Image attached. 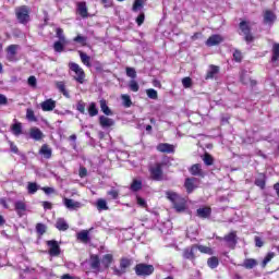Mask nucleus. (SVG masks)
Segmentation results:
<instances>
[{"label": "nucleus", "instance_id": "nucleus-26", "mask_svg": "<svg viewBox=\"0 0 279 279\" xmlns=\"http://www.w3.org/2000/svg\"><path fill=\"white\" fill-rule=\"evenodd\" d=\"M69 228V223L66 222V220H64V218H59L56 222V229L60 230L62 232L66 231V229Z\"/></svg>", "mask_w": 279, "mask_h": 279}, {"label": "nucleus", "instance_id": "nucleus-22", "mask_svg": "<svg viewBox=\"0 0 279 279\" xmlns=\"http://www.w3.org/2000/svg\"><path fill=\"white\" fill-rule=\"evenodd\" d=\"M39 154L41 156H44V158H46V160H49V158H51V155H52V150L51 148L49 147V145L47 144H44L39 150Z\"/></svg>", "mask_w": 279, "mask_h": 279}, {"label": "nucleus", "instance_id": "nucleus-38", "mask_svg": "<svg viewBox=\"0 0 279 279\" xmlns=\"http://www.w3.org/2000/svg\"><path fill=\"white\" fill-rule=\"evenodd\" d=\"M203 161L205 162V165L207 167H210L213 165H215V158H213V155L206 153L204 156H203Z\"/></svg>", "mask_w": 279, "mask_h": 279}, {"label": "nucleus", "instance_id": "nucleus-27", "mask_svg": "<svg viewBox=\"0 0 279 279\" xmlns=\"http://www.w3.org/2000/svg\"><path fill=\"white\" fill-rule=\"evenodd\" d=\"M184 186L187 193H193V191H195V178L186 179Z\"/></svg>", "mask_w": 279, "mask_h": 279}, {"label": "nucleus", "instance_id": "nucleus-48", "mask_svg": "<svg viewBox=\"0 0 279 279\" xmlns=\"http://www.w3.org/2000/svg\"><path fill=\"white\" fill-rule=\"evenodd\" d=\"M76 110L81 112V114H86V102L78 100L76 104Z\"/></svg>", "mask_w": 279, "mask_h": 279}, {"label": "nucleus", "instance_id": "nucleus-28", "mask_svg": "<svg viewBox=\"0 0 279 279\" xmlns=\"http://www.w3.org/2000/svg\"><path fill=\"white\" fill-rule=\"evenodd\" d=\"M256 265H258V262L256 259L247 258V259H244L242 267H244L245 269H254Z\"/></svg>", "mask_w": 279, "mask_h": 279}, {"label": "nucleus", "instance_id": "nucleus-8", "mask_svg": "<svg viewBox=\"0 0 279 279\" xmlns=\"http://www.w3.org/2000/svg\"><path fill=\"white\" fill-rule=\"evenodd\" d=\"M63 204L68 210H80L82 203L73 201V198H63Z\"/></svg>", "mask_w": 279, "mask_h": 279}, {"label": "nucleus", "instance_id": "nucleus-59", "mask_svg": "<svg viewBox=\"0 0 279 279\" xmlns=\"http://www.w3.org/2000/svg\"><path fill=\"white\" fill-rule=\"evenodd\" d=\"M254 241H255V246L256 247H263V245H265V242L263 241V238L256 235L254 238Z\"/></svg>", "mask_w": 279, "mask_h": 279}, {"label": "nucleus", "instance_id": "nucleus-50", "mask_svg": "<svg viewBox=\"0 0 279 279\" xmlns=\"http://www.w3.org/2000/svg\"><path fill=\"white\" fill-rule=\"evenodd\" d=\"M121 99L123 101L124 108H130L132 106V99L130 98V95H122Z\"/></svg>", "mask_w": 279, "mask_h": 279}, {"label": "nucleus", "instance_id": "nucleus-62", "mask_svg": "<svg viewBox=\"0 0 279 279\" xmlns=\"http://www.w3.org/2000/svg\"><path fill=\"white\" fill-rule=\"evenodd\" d=\"M107 194L111 196V199H118L119 198V191H117L114 189L110 190Z\"/></svg>", "mask_w": 279, "mask_h": 279}, {"label": "nucleus", "instance_id": "nucleus-43", "mask_svg": "<svg viewBox=\"0 0 279 279\" xmlns=\"http://www.w3.org/2000/svg\"><path fill=\"white\" fill-rule=\"evenodd\" d=\"M174 209L177 213H183V210H186V205L184 204V201H177L174 204Z\"/></svg>", "mask_w": 279, "mask_h": 279}, {"label": "nucleus", "instance_id": "nucleus-12", "mask_svg": "<svg viewBox=\"0 0 279 279\" xmlns=\"http://www.w3.org/2000/svg\"><path fill=\"white\" fill-rule=\"evenodd\" d=\"M240 82H242L244 86H256V81L250 77V74L247 73V71L241 72Z\"/></svg>", "mask_w": 279, "mask_h": 279}, {"label": "nucleus", "instance_id": "nucleus-33", "mask_svg": "<svg viewBox=\"0 0 279 279\" xmlns=\"http://www.w3.org/2000/svg\"><path fill=\"white\" fill-rule=\"evenodd\" d=\"M78 241H82V243H88L90 241V238L88 236V231L83 230L77 233Z\"/></svg>", "mask_w": 279, "mask_h": 279}, {"label": "nucleus", "instance_id": "nucleus-54", "mask_svg": "<svg viewBox=\"0 0 279 279\" xmlns=\"http://www.w3.org/2000/svg\"><path fill=\"white\" fill-rule=\"evenodd\" d=\"M57 38L59 41L66 43V37L64 36V31L62 28H57Z\"/></svg>", "mask_w": 279, "mask_h": 279}, {"label": "nucleus", "instance_id": "nucleus-10", "mask_svg": "<svg viewBox=\"0 0 279 279\" xmlns=\"http://www.w3.org/2000/svg\"><path fill=\"white\" fill-rule=\"evenodd\" d=\"M157 151H160L161 154H174L175 153V146L168 143H160L157 146Z\"/></svg>", "mask_w": 279, "mask_h": 279}, {"label": "nucleus", "instance_id": "nucleus-23", "mask_svg": "<svg viewBox=\"0 0 279 279\" xmlns=\"http://www.w3.org/2000/svg\"><path fill=\"white\" fill-rule=\"evenodd\" d=\"M11 132L14 136H21V134H23V124L21 122H15L11 125Z\"/></svg>", "mask_w": 279, "mask_h": 279}, {"label": "nucleus", "instance_id": "nucleus-7", "mask_svg": "<svg viewBox=\"0 0 279 279\" xmlns=\"http://www.w3.org/2000/svg\"><path fill=\"white\" fill-rule=\"evenodd\" d=\"M130 265H132V262L128 258H122L120 260V269L114 267L113 268V274L114 276H123V274H125L128 267H130Z\"/></svg>", "mask_w": 279, "mask_h": 279}, {"label": "nucleus", "instance_id": "nucleus-2", "mask_svg": "<svg viewBox=\"0 0 279 279\" xmlns=\"http://www.w3.org/2000/svg\"><path fill=\"white\" fill-rule=\"evenodd\" d=\"M162 167H165V162H156L149 167L150 178L155 182H161L163 180Z\"/></svg>", "mask_w": 279, "mask_h": 279}, {"label": "nucleus", "instance_id": "nucleus-58", "mask_svg": "<svg viewBox=\"0 0 279 279\" xmlns=\"http://www.w3.org/2000/svg\"><path fill=\"white\" fill-rule=\"evenodd\" d=\"M182 84H183L184 88H191L193 81L191 80V77H184L182 80Z\"/></svg>", "mask_w": 279, "mask_h": 279}, {"label": "nucleus", "instance_id": "nucleus-52", "mask_svg": "<svg viewBox=\"0 0 279 279\" xmlns=\"http://www.w3.org/2000/svg\"><path fill=\"white\" fill-rule=\"evenodd\" d=\"M256 186H259V189H265V175L260 174L256 180H255Z\"/></svg>", "mask_w": 279, "mask_h": 279}, {"label": "nucleus", "instance_id": "nucleus-35", "mask_svg": "<svg viewBox=\"0 0 279 279\" xmlns=\"http://www.w3.org/2000/svg\"><path fill=\"white\" fill-rule=\"evenodd\" d=\"M57 88L58 90H60V93H62V95H64V97H66L69 99V97H71L69 95V92L66 90V85H64V82H58L57 83Z\"/></svg>", "mask_w": 279, "mask_h": 279}, {"label": "nucleus", "instance_id": "nucleus-11", "mask_svg": "<svg viewBox=\"0 0 279 279\" xmlns=\"http://www.w3.org/2000/svg\"><path fill=\"white\" fill-rule=\"evenodd\" d=\"M16 51H19V45H10L7 48V59L9 62L16 61Z\"/></svg>", "mask_w": 279, "mask_h": 279}, {"label": "nucleus", "instance_id": "nucleus-29", "mask_svg": "<svg viewBox=\"0 0 279 279\" xmlns=\"http://www.w3.org/2000/svg\"><path fill=\"white\" fill-rule=\"evenodd\" d=\"M31 138L34 141H40L43 138V131H40L38 128H33L31 130Z\"/></svg>", "mask_w": 279, "mask_h": 279}, {"label": "nucleus", "instance_id": "nucleus-46", "mask_svg": "<svg viewBox=\"0 0 279 279\" xmlns=\"http://www.w3.org/2000/svg\"><path fill=\"white\" fill-rule=\"evenodd\" d=\"M96 206L98 210H108V203H106V199L99 198L96 203Z\"/></svg>", "mask_w": 279, "mask_h": 279}, {"label": "nucleus", "instance_id": "nucleus-53", "mask_svg": "<svg viewBox=\"0 0 279 279\" xmlns=\"http://www.w3.org/2000/svg\"><path fill=\"white\" fill-rule=\"evenodd\" d=\"M146 94L149 99H158V92L154 88L147 89Z\"/></svg>", "mask_w": 279, "mask_h": 279}, {"label": "nucleus", "instance_id": "nucleus-4", "mask_svg": "<svg viewBox=\"0 0 279 279\" xmlns=\"http://www.w3.org/2000/svg\"><path fill=\"white\" fill-rule=\"evenodd\" d=\"M70 69L73 71V73H75L74 80L78 82V84H84V80H86L84 69H82L77 63H70Z\"/></svg>", "mask_w": 279, "mask_h": 279}, {"label": "nucleus", "instance_id": "nucleus-41", "mask_svg": "<svg viewBox=\"0 0 279 279\" xmlns=\"http://www.w3.org/2000/svg\"><path fill=\"white\" fill-rule=\"evenodd\" d=\"M38 189H40V185H37L34 182H28L27 191H28L29 195H34L38 191Z\"/></svg>", "mask_w": 279, "mask_h": 279}, {"label": "nucleus", "instance_id": "nucleus-1", "mask_svg": "<svg viewBox=\"0 0 279 279\" xmlns=\"http://www.w3.org/2000/svg\"><path fill=\"white\" fill-rule=\"evenodd\" d=\"M134 271L140 278H147L154 274L155 268L154 265L140 263L134 267Z\"/></svg>", "mask_w": 279, "mask_h": 279}, {"label": "nucleus", "instance_id": "nucleus-17", "mask_svg": "<svg viewBox=\"0 0 279 279\" xmlns=\"http://www.w3.org/2000/svg\"><path fill=\"white\" fill-rule=\"evenodd\" d=\"M41 106V110H44V112H51V110H53L56 108V100L53 99H47L44 102L40 104Z\"/></svg>", "mask_w": 279, "mask_h": 279}, {"label": "nucleus", "instance_id": "nucleus-60", "mask_svg": "<svg viewBox=\"0 0 279 279\" xmlns=\"http://www.w3.org/2000/svg\"><path fill=\"white\" fill-rule=\"evenodd\" d=\"M26 119H28V121H36V116L32 109H27Z\"/></svg>", "mask_w": 279, "mask_h": 279}, {"label": "nucleus", "instance_id": "nucleus-18", "mask_svg": "<svg viewBox=\"0 0 279 279\" xmlns=\"http://www.w3.org/2000/svg\"><path fill=\"white\" fill-rule=\"evenodd\" d=\"M211 213H213V210L210 209V207H201L196 210V215L201 219H208L210 217Z\"/></svg>", "mask_w": 279, "mask_h": 279}, {"label": "nucleus", "instance_id": "nucleus-47", "mask_svg": "<svg viewBox=\"0 0 279 279\" xmlns=\"http://www.w3.org/2000/svg\"><path fill=\"white\" fill-rule=\"evenodd\" d=\"M36 232H37V234L43 236V234H45V232H47V226L45 223H37L36 225Z\"/></svg>", "mask_w": 279, "mask_h": 279}, {"label": "nucleus", "instance_id": "nucleus-5", "mask_svg": "<svg viewBox=\"0 0 279 279\" xmlns=\"http://www.w3.org/2000/svg\"><path fill=\"white\" fill-rule=\"evenodd\" d=\"M218 241H225L228 244V247L234 250L236 247V231L230 232L229 234L225 235L223 238H218Z\"/></svg>", "mask_w": 279, "mask_h": 279}, {"label": "nucleus", "instance_id": "nucleus-39", "mask_svg": "<svg viewBox=\"0 0 279 279\" xmlns=\"http://www.w3.org/2000/svg\"><path fill=\"white\" fill-rule=\"evenodd\" d=\"M141 189H143V182L140 180H133L132 184H131V191H133L134 193H136V191H141Z\"/></svg>", "mask_w": 279, "mask_h": 279}, {"label": "nucleus", "instance_id": "nucleus-31", "mask_svg": "<svg viewBox=\"0 0 279 279\" xmlns=\"http://www.w3.org/2000/svg\"><path fill=\"white\" fill-rule=\"evenodd\" d=\"M68 45V41H56L53 44V49L57 53H62V51H64V46Z\"/></svg>", "mask_w": 279, "mask_h": 279}, {"label": "nucleus", "instance_id": "nucleus-9", "mask_svg": "<svg viewBox=\"0 0 279 279\" xmlns=\"http://www.w3.org/2000/svg\"><path fill=\"white\" fill-rule=\"evenodd\" d=\"M47 245L49 247L50 256H60V245H58V241L50 240L47 242Z\"/></svg>", "mask_w": 279, "mask_h": 279}, {"label": "nucleus", "instance_id": "nucleus-56", "mask_svg": "<svg viewBox=\"0 0 279 279\" xmlns=\"http://www.w3.org/2000/svg\"><path fill=\"white\" fill-rule=\"evenodd\" d=\"M129 87L133 93H138L140 86L136 81H131Z\"/></svg>", "mask_w": 279, "mask_h": 279}, {"label": "nucleus", "instance_id": "nucleus-51", "mask_svg": "<svg viewBox=\"0 0 279 279\" xmlns=\"http://www.w3.org/2000/svg\"><path fill=\"white\" fill-rule=\"evenodd\" d=\"M86 40H88V38L85 37V36H82V35H77V36L73 39L74 43H78V45H82L83 47H85Z\"/></svg>", "mask_w": 279, "mask_h": 279}, {"label": "nucleus", "instance_id": "nucleus-32", "mask_svg": "<svg viewBox=\"0 0 279 279\" xmlns=\"http://www.w3.org/2000/svg\"><path fill=\"white\" fill-rule=\"evenodd\" d=\"M89 117H97L99 114V109H97V104L90 102L88 107Z\"/></svg>", "mask_w": 279, "mask_h": 279}, {"label": "nucleus", "instance_id": "nucleus-45", "mask_svg": "<svg viewBox=\"0 0 279 279\" xmlns=\"http://www.w3.org/2000/svg\"><path fill=\"white\" fill-rule=\"evenodd\" d=\"M279 59V44H275L272 46V58L271 61L272 62H278Z\"/></svg>", "mask_w": 279, "mask_h": 279}, {"label": "nucleus", "instance_id": "nucleus-13", "mask_svg": "<svg viewBox=\"0 0 279 279\" xmlns=\"http://www.w3.org/2000/svg\"><path fill=\"white\" fill-rule=\"evenodd\" d=\"M191 175H196L197 178H204L206 172L202 169V165L195 163L190 168Z\"/></svg>", "mask_w": 279, "mask_h": 279}, {"label": "nucleus", "instance_id": "nucleus-42", "mask_svg": "<svg viewBox=\"0 0 279 279\" xmlns=\"http://www.w3.org/2000/svg\"><path fill=\"white\" fill-rule=\"evenodd\" d=\"M145 5V0H135L133 3V12H138V10H143Z\"/></svg>", "mask_w": 279, "mask_h": 279}, {"label": "nucleus", "instance_id": "nucleus-44", "mask_svg": "<svg viewBox=\"0 0 279 279\" xmlns=\"http://www.w3.org/2000/svg\"><path fill=\"white\" fill-rule=\"evenodd\" d=\"M166 195L172 204L180 202V196L175 192H167Z\"/></svg>", "mask_w": 279, "mask_h": 279}, {"label": "nucleus", "instance_id": "nucleus-20", "mask_svg": "<svg viewBox=\"0 0 279 279\" xmlns=\"http://www.w3.org/2000/svg\"><path fill=\"white\" fill-rule=\"evenodd\" d=\"M77 12L82 19L88 17V8L86 7V2H78L77 3Z\"/></svg>", "mask_w": 279, "mask_h": 279}, {"label": "nucleus", "instance_id": "nucleus-49", "mask_svg": "<svg viewBox=\"0 0 279 279\" xmlns=\"http://www.w3.org/2000/svg\"><path fill=\"white\" fill-rule=\"evenodd\" d=\"M196 250H199L202 254L213 255V248L204 245H196Z\"/></svg>", "mask_w": 279, "mask_h": 279}, {"label": "nucleus", "instance_id": "nucleus-30", "mask_svg": "<svg viewBox=\"0 0 279 279\" xmlns=\"http://www.w3.org/2000/svg\"><path fill=\"white\" fill-rule=\"evenodd\" d=\"M100 110L106 114L107 117H112V110H110V107H108V102H106L105 99L100 100Z\"/></svg>", "mask_w": 279, "mask_h": 279}, {"label": "nucleus", "instance_id": "nucleus-63", "mask_svg": "<svg viewBox=\"0 0 279 279\" xmlns=\"http://www.w3.org/2000/svg\"><path fill=\"white\" fill-rule=\"evenodd\" d=\"M135 21L138 26L143 25V23H145V13H141Z\"/></svg>", "mask_w": 279, "mask_h": 279}, {"label": "nucleus", "instance_id": "nucleus-34", "mask_svg": "<svg viewBox=\"0 0 279 279\" xmlns=\"http://www.w3.org/2000/svg\"><path fill=\"white\" fill-rule=\"evenodd\" d=\"M113 257L112 254H106L102 257V265H105V269H109L112 264Z\"/></svg>", "mask_w": 279, "mask_h": 279}, {"label": "nucleus", "instance_id": "nucleus-40", "mask_svg": "<svg viewBox=\"0 0 279 279\" xmlns=\"http://www.w3.org/2000/svg\"><path fill=\"white\" fill-rule=\"evenodd\" d=\"M275 256H276V253H274V252H270V253H268V254L265 256L264 260L262 262V267H263V269H265V268L267 267V264H268V263H271V259H272Z\"/></svg>", "mask_w": 279, "mask_h": 279}, {"label": "nucleus", "instance_id": "nucleus-55", "mask_svg": "<svg viewBox=\"0 0 279 279\" xmlns=\"http://www.w3.org/2000/svg\"><path fill=\"white\" fill-rule=\"evenodd\" d=\"M128 77H132V80H136V70L134 68H126Z\"/></svg>", "mask_w": 279, "mask_h": 279}, {"label": "nucleus", "instance_id": "nucleus-14", "mask_svg": "<svg viewBox=\"0 0 279 279\" xmlns=\"http://www.w3.org/2000/svg\"><path fill=\"white\" fill-rule=\"evenodd\" d=\"M195 252H197V245H192L183 251V258L187 260H195Z\"/></svg>", "mask_w": 279, "mask_h": 279}, {"label": "nucleus", "instance_id": "nucleus-15", "mask_svg": "<svg viewBox=\"0 0 279 279\" xmlns=\"http://www.w3.org/2000/svg\"><path fill=\"white\" fill-rule=\"evenodd\" d=\"M223 40V37L221 35H211L206 40L207 47H216V45H221V41Z\"/></svg>", "mask_w": 279, "mask_h": 279}, {"label": "nucleus", "instance_id": "nucleus-21", "mask_svg": "<svg viewBox=\"0 0 279 279\" xmlns=\"http://www.w3.org/2000/svg\"><path fill=\"white\" fill-rule=\"evenodd\" d=\"M99 123H100L101 128H112V125H114V120H112L106 116H100Z\"/></svg>", "mask_w": 279, "mask_h": 279}, {"label": "nucleus", "instance_id": "nucleus-3", "mask_svg": "<svg viewBox=\"0 0 279 279\" xmlns=\"http://www.w3.org/2000/svg\"><path fill=\"white\" fill-rule=\"evenodd\" d=\"M15 16L19 23H22L23 25H25L26 23H29V8L25 5L16 8Z\"/></svg>", "mask_w": 279, "mask_h": 279}, {"label": "nucleus", "instance_id": "nucleus-36", "mask_svg": "<svg viewBox=\"0 0 279 279\" xmlns=\"http://www.w3.org/2000/svg\"><path fill=\"white\" fill-rule=\"evenodd\" d=\"M207 265L210 269H217V267H219V258L216 256L208 258Z\"/></svg>", "mask_w": 279, "mask_h": 279}, {"label": "nucleus", "instance_id": "nucleus-37", "mask_svg": "<svg viewBox=\"0 0 279 279\" xmlns=\"http://www.w3.org/2000/svg\"><path fill=\"white\" fill-rule=\"evenodd\" d=\"M78 53H80V58H81V61L83 62V64H85V66H92L90 57H88V54H86V52L78 51Z\"/></svg>", "mask_w": 279, "mask_h": 279}, {"label": "nucleus", "instance_id": "nucleus-25", "mask_svg": "<svg viewBox=\"0 0 279 279\" xmlns=\"http://www.w3.org/2000/svg\"><path fill=\"white\" fill-rule=\"evenodd\" d=\"M217 73H219V66L210 65L208 72L205 76V80H214L215 75H217Z\"/></svg>", "mask_w": 279, "mask_h": 279}, {"label": "nucleus", "instance_id": "nucleus-64", "mask_svg": "<svg viewBox=\"0 0 279 279\" xmlns=\"http://www.w3.org/2000/svg\"><path fill=\"white\" fill-rule=\"evenodd\" d=\"M78 175L80 178H86V175H88V170L84 167H81L78 170Z\"/></svg>", "mask_w": 279, "mask_h": 279}, {"label": "nucleus", "instance_id": "nucleus-16", "mask_svg": "<svg viewBox=\"0 0 279 279\" xmlns=\"http://www.w3.org/2000/svg\"><path fill=\"white\" fill-rule=\"evenodd\" d=\"M14 208L19 217H23L27 210V205L23 201H16L14 203Z\"/></svg>", "mask_w": 279, "mask_h": 279}, {"label": "nucleus", "instance_id": "nucleus-57", "mask_svg": "<svg viewBox=\"0 0 279 279\" xmlns=\"http://www.w3.org/2000/svg\"><path fill=\"white\" fill-rule=\"evenodd\" d=\"M233 60H235V62H241L243 60V54L241 53V51L234 50Z\"/></svg>", "mask_w": 279, "mask_h": 279}, {"label": "nucleus", "instance_id": "nucleus-19", "mask_svg": "<svg viewBox=\"0 0 279 279\" xmlns=\"http://www.w3.org/2000/svg\"><path fill=\"white\" fill-rule=\"evenodd\" d=\"M274 21H276V14L272 11H265L264 13V23L266 25H274Z\"/></svg>", "mask_w": 279, "mask_h": 279}, {"label": "nucleus", "instance_id": "nucleus-61", "mask_svg": "<svg viewBox=\"0 0 279 279\" xmlns=\"http://www.w3.org/2000/svg\"><path fill=\"white\" fill-rule=\"evenodd\" d=\"M28 86L36 88L37 80L36 76H29L27 80Z\"/></svg>", "mask_w": 279, "mask_h": 279}, {"label": "nucleus", "instance_id": "nucleus-6", "mask_svg": "<svg viewBox=\"0 0 279 279\" xmlns=\"http://www.w3.org/2000/svg\"><path fill=\"white\" fill-rule=\"evenodd\" d=\"M240 29L244 34V40L246 43H254V36L252 35L250 31V25H247V22L242 21L240 23Z\"/></svg>", "mask_w": 279, "mask_h": 279}, {"label": "nucleus", "instance_id": "nucleus-24", "mask_svg": "<svg viewBox=\"0 0 279 279\" xmlns=\"http://www.w3.org/2000/svg\"><path fill=\"white\" fill-rule=\"evenodd\" d=\"M89 265H90L92 269H95L96 271H99V267L101 265V262L99 260V256L92 255L90 260H89Z\"/></svg>", "mask_w": 279, "mask_h": 279}]
</instances>
